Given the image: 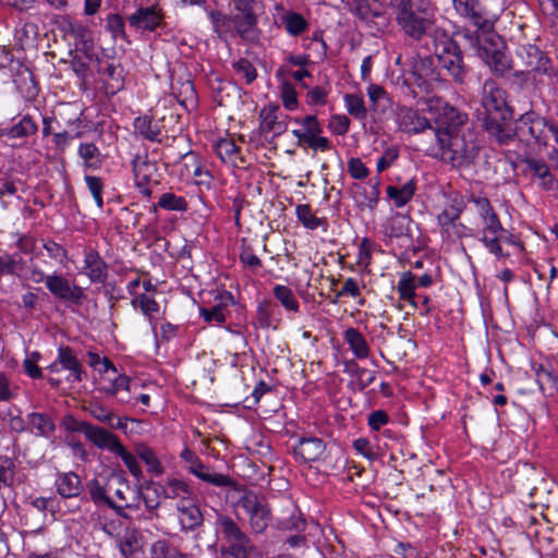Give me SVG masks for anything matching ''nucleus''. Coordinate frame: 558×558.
<instances>
[{
    "instance_id": "680f3d73",
    "label": "nucleus",
    "mask_w": 558,
    "mask_h": 558,
    "mask_svg": "<svg viewBox=\"0 0 558 558\" xmlns=\"http://www.w3.org/2000/svg\"><path fill=\"white\" fill-rule=\"evenodd\" d=\"M233 69L238 75L245 80L246 84L253 83L257 77L255 66L247 59L241 58L235 61Z\"/></svg>"
},
{
    "instance_id": "6e6d98bb",
    "label": "nucleus",
    "mask_w": 558,
    "mask_h": 558,
    "mask_svg": "<svg viewBox=\"0 0 558 558\" xmlns=\"http://www.w3.org/2000/svg\"><path fill=\"white\" fill-rule=\"evenodd\" d=\"M296 217L305 228L311 230L317 229L324 222L322 218L313 214L311 206L306 204L296 207Z\"/></svg>"
},
{
    "instance_id": "8fccbe9b",
    "label": "nucleus",
    "mask_w": 558,
    "mask_h": 558,
    "mask_svg": "<svg viewBox=\"0 0 558 558\" xmlns=\"http://www.w3.org/2000/svg\"><path fill=\"white\" fill-rule=\"evenodd\" d=\"M184 159L186 160L185 167L189 168V162L193 167L192 174L194 178L198 179L197 184H209L211 180L210 173L202 166L198 156L190 151L184 155Z\"/></svg>"
},
{
    "instance_id": "f3484780",
    "label": "nucleus",
    "mask_w": 558,
    "mask_h": 558,
    "mask_svg": "<svg viewBox=\"0 0 558 558\" xmlns=\"http://www.w3.org/2000/svg\"><path fill=\"white\" fill-rule=\"evenodd\" d=\"M484 125L490 138L501 146L511 145L518 137V125L513 129L511 119L502 120L499 117L490 116L484 119Z\"/></svg>"
},
{
    "instance_id": "4c0bfd02",
    "label": "nucleus",
    "mask_w": 558,
    "mask_h": 558,
    "mask_svg": "<svg viewBox=\"0 0 558 558\" xmlns=\"http://www.w3.org/2000/svg\"><path fill=\"white\" fill-rule=\"evenodd\" d=\"M416 191V182L414 180H410L404 183L402 186H387V195L395 203V206L400 208L403 207L414 195Z\"/></svg>"
},
{
    "instance_id": "49530a36",
    "label": "nucleus",
    "mask_w": 558,
    "mask_h": 558,
    "mask_svg": "<svg viewBox=\"0 0 558 558\" xmlns=\"http://www.w3.org/2000/svg\"><path fill=\"white\" fill-rule=\"evenodd\" d=\"M344 104L347 111L356 120H365L367 117V108L362 96L356 94L344 95Z\"/></svg>"
},
{
    "instance_id": "ddd939ff",
    "label": "nucleus",
    "mask_w": 558,
    "mask_h": 558,
    "mask_svg": "<svg viewBox=\"0 0 558 558\" xmlns=\"http://www.w3.org/2000/svg\"><path fill=\"white\" fill-rule=\"evenodd\" d=\"M518 137L522 141L533 140L538 145H545L548 133H551V125L544 118L534 112L522 114L517 123Z\"/></svg>"
},
{
    "instance_id": "864d4df0",
    "label": "nucleus",
    "mask_w": 558,
    "mask_h": 558,
    "mask_svg": "<svg viewBox=\"0 0 558 558\" xmlns=\"http://www.w3.org/2000/svg\"><path fill=\"white\" fill-rule=\"evenodd\" d=\"M216 153L222 161H234L240 148L232 138H221L216 144Z\"/></svg>"
},
{
    "instance_id": "09e8293b",
    "label": "nucleus",
    "mask_w": 558,
    "mask_h": 558,
    "mask_svg": "<svg viewBox=\"0 0 558 558\" xmlns=\"http://www.w3.org/2000/svg\"><path fill=\"white\" fill-rule=\"evenodd\" d=\"M274 295L287 311H299L300 304L289 287L282 284L275 286Z\"/></svg>"
},
{
    "instance_id": "2f4dec72",
    "label": "nucleus",
    "mask_w": 558,
    "mask_h": 558,
    "mask_svg": "<svg viewBox=\"0 0 558 558\" xmlns=\"http://www.w3.org/2000/svg\"><path fill=\"white\" fill-rule=\"evenodd\" d=\"M57 492L63 498L77 497L82 492V482L74 472L62 473L56 481Z\"/></svg>"
},
{
    "instance_id": "c9c22d12",
    "label": "nucleus",
    "mask_w": 558,
    "mask_h": 558,
    "mask_svg": "<svg viewBox=\"0 0 558 558\" xmlns=\"http://www.w3.org/2000/svg\"><path fill=\"white\" fill-rule=\"evenodd\" d=\"M280 21L286 32L292 37L301 36L308 29V22L305 17L294 11H284L280 16Z\"/></svg>"
},
{
    "instance_id": "5fc2aeb1",
    "label": "nucleus",
    "mask_w": 558,
    "mask_h": 558,
    "mask_svg": "<svg viewBox=\"0 0 558 558\" xmlns=\"http://www.w3.org/2000/svg\"><path fill=\"white\" fill-rule=\"evenodd\" d=\"M86 411L98 422L106 425L111 424V421L116 420L114 413L99 401H92L87 407Z\"/></svg>"
},
{
    "instance_id": "37998d69",
    "label": "nucleus",
    "mask_w": 558,
    "mask_h": 558,
    "mask_svg": "<svg viewBox=\"0 0 558 558\" xmlns=\"http://www.w3.org/2000/svg\"><path fill=\"white\" fill-rule=\"evenodd\" d=\"M133 171L136 185H144L150 182L156 174L157 168L156 165L150 161L135 159L133 161Z\"/></svg>"
},
{
    "instance_id": "a211bd4d",
    "label": "nucleus",
    "mask_w": 558,
    "mask_h": 558,
    "mask_svg": "<svg viewBox=\"0 0 558 558\" xmlns=\"http://www.w3.org/2000/svg\"><path fill=\"white\" fill-rule=\"evenodd\" d=\"M83 256L82 274L87 276L90 282L104 283L108 278V265L99 252L93 247H85Z\"/></svg>"
},
{
    "instance_id": "0eeeda50",
    "label": "nucleus",
    "mask_w": 558,
    "mask_h": 558,
    "mask_svg": "<svg viewBox=\"0 0 558 558\" xmlns=\"http://www.w3.org/2000/svg\"><path fill=\"white\" fill-rule=\"evenodd\" d=\"M478 57L496 76H506L512 73L514 76H524V71L517 69V63L505 51L500 41H488L478 48Z\"/></svg>"
},
{
    "instance_id": "e2e57ef3",
    "label": "nucleus",
    "mask_w": 558,
    "mask_h": 558,
    "mask_svg": "<svg viewBox=\"0 0 558 558\" xmlns=\"http://www.w3.org/2000/svg\"><path fill=\"white\" fill-rule=\"evenodd\" d=\"M85 182L88 191L90 192L97 207L101 209L104 207L102 190L104 182L99 177L85 175Z\"/></svg>"
},
{
    "instance_id": "f257e3e1",
    "label": "nucleus",
    "mask_w": 558,
    "mask_h": 558,
    "mask_svg": "<svg viewBox=\"0 0 558 558\" xmlns=\"http://www.w3.org/2000/svg\"><path fill=\"white\" fill-rule=\"evenodd\" d=\"M463 215L469 225L471 238H477L497 258L508 256L501 247V243L507 241L508 232L488 198L471 195L463 203Z\"/></svg>"
},
{
    "instance_id": "393cba45",
    "label": "nucleus",
    "mask_w": 558,
    "mask_h": 558,
    "mask_svg": "<svg viewBox=\"0 0 558 558\" xmlns=\"http://www.w3.org/2000/svg\"><path fill=\"white\" fill-rule=\"evenodd\" d=\"M27 426L31 434L36 437L49 439L53 436L57 426L51 415L44 412L27 414Z\"/></svg>"
},
{
    "instance_id": "20e7f679",
    "label": "nucleus",
    "mask_w": 558,
    "mask_h": 558,
    "mask_svg": "<svg viewBox=\"0 0 558 558\" xmlns=\"http://www.w3.org/2000/svg\"><path fill=\"white\" fill-rule=\"evenodd\" d=\"M432 46L439 64L458 84L465 82L468 70L463 56L457 43L442 29H436L432 34Z\"/></svg>"
},
{
    "instance_id": "79ce46f5",
    "label": "nucleus",
    "mask_w": 558,
    "mask_h": 558,
    "mask_svg": "<svg viewBox=\"0 0 558 558\" xmlns=\"http://www.w3.org/2000/svg\"><path fill=\"white\" fill-rule=\"evenodd\" d=\"M38 125L31 116H24L16 124L3 132L10 138H22L36 134Z\"/></svg>"
},
{
    "instance_id": "c03bdc74",
    "label": "nucleus",
    "mask_w": 558,
    "mask_h": 558,
    "mask_svg": "<svg viewBox=\"0 0 558 558\" xmlns=\"http://www.w3.org/2000/svg\"><path fill=\"white\" fill-rule=\"evenodd\" d=\"M87 488L92 500L96 505H107L108 507L111 505V497L107 490V481L102 483L100 478H93L88 482Z\"/></svg>"
},
{
    "instance_id": "a19ab883",
    "label": "nucleus",
    "mask_w": 558,
    "mask_h": 558,
    "mask_svg": "<svg viewBox=\"0 0 558 558\" xmlns=\"http://www.w3.org/2000/svg\"><path fill=\"white\" fill-rule=\"evenodd\" d=\"M397 290L402 300L408 301L414 308H418L417 295L415 294V277L411 271L401 275Z\"/></svg>"
},
{
    "instance_id": "e433bc0d",
    "label": "nucleus",
    "mask_w": 558,
    "mask_h": 558,
    "mask_svg": "<svg viewBox=\"0 0 558 558\" xmlns=\"http://www.w3.org/2000/svg\"><path fill=\"white\" fill-rule=\"evenodd\" d=\"M133 126L135 132L143 138L150 142H160V128L151 117L145 114L135 118Z\"/></svg>"
},
{
    "instance_id": "052dcab7",
    "label": "nucleus",
    "mask_w": 558,
    "mask_h": 558,
    "mask_svg": "<svg viewBox=\"0 0 558 558\" xmlns=\"http://www.w3.org/2000/svg\"><path fill=\"white\" fill-rule=\"evenodd\" d=\"M113 453L122 459L123 463L133 476L140 477L142 475V469L136 457L129 452L122 444L119 445Z\"/></svg>"
},
{
    "instance_id": "7c9ffc66",
    "label": "nucleus",
    "mask_w": 558,
    "mask_h": 558,
    "mask_svg": "<svg viewBox=\"0 0 558 558\" xmlns=\"http://www.w3.org/2000/svg\"><path fill=\"white\" fill-rule=\"evenodd\" d=\"M190 473L216 487H228L233 483L228 475L214 472V469L210 465L204 464L202 460L196 463Z\"/></svg>"
},
{
    "instance_id": "423d86ee",
    "label": "nucleus",
    "mask_w": 558,
    "mask_h": 558,
    "mask_svg": "<svg viewBox=\"0 0 558 558\" xmlns=\"http://www.w3.org/2000/svg\"><path fill=\"white\" fill-rule=\"evenodd\" d=\"M235 507L244 512L253 533L262 534L267 530L271 521V510L264 497L253 490L239 488Z\"/></svg>"
},
{
    "instance_id": "473e14b6",
    "label": "nucleus",
    "mask_w": 558,
    "mask_h": 558,
    "mask_svg": "<svg viewBox=\"0 0 558 558\" xmlns=\"http://www.w3.org/2000/svg\"><path fill=\"white\" fill-rule=\"evenodd\" d=\"M343 340L356 359L363 360L368 357L371 352L369 345L365 337L356 328L350 327L345 329Z\"/></svg>"
},
{
    "instance_id": "bb28decb",
    "label": "nucleus",
    "mask_w": 558,
    "mask_h": 558,
    "mask_svg": "<svg viewBox=\"0 0 558 558\" xmlns=\"http://www.w3.org/2000/svg\"><path fill=\"white\" fill-rule=\"evenodd\" d=\"M326 450L325 442L319 438H301L293 451L303 462L319 460Z\"/></svg>"
},
{
    "instance_id": "39448f33",
    "label": "nucleus",
    "mask_w": 558,
    "mask_h": 558,
    "mask_svg": "<svg viewBox=\"0 0 558 558\" xmlns=\"http://www.w3.org/2000/svg\"><path fill=\"white\" fill-rule=\"evenodd\" d=\"M217 533L226 545L220 551L225 558H251L256 547L240 525L229 515L219 514L216 520Z\"/></svg>"
},
{
    "instance_id": "3c124183",
    "label": "nucleus",
    "mask_w": 558,
    "mask_h": 558,
    "mask_svg": "<svg viewBox=\"0 0 558 558\" xmlns=\"http://www.w3.org/2000/svg\"><path fill=\"white\" fill-rule=\"evenodd\" d=\"M78 156L86 168H97L100 165V151L93 143H82L78 147Z\"/></svg>"
},
{
    "instance_id": "4d7b16f0",
    "label": "nucleus",
    "mask_w": 558,
    "mask_h": 558,
    "mask_svg": "<svg viewBox=\"0 0 558 558\" xmlns=\"http://www.w3.org/2000/svg\"><path fill=\"white\" fill-rule=\"evenodd\" d=\"M409 231V219L403 215H396L386 227V234L391 238H400Z\"/></svg>"
},
{
    "instance_id": "7ed1b4c3",
    "label": "nucleus",
    "mask_w": 558,
    "mask_h": 558,
    "mask_svg": "<svg viewBox=\"0 0 558 558\" xmlns=\"http://www.w3.org/2000/svg\"><path fill=\"white\" fill-rule=\"evenodd\" d=\"M391 10L401 29L415 40L422 39L425 35L432 39V34L438 29L434 26L428 0H423L422 5L407 3Z\"/></svg>"
},
{
    "instance_id": "ea45409f",
    "label": "nucleus",
    "mask_w": 558,
    "mask_h": 558,
    "mask_svg": "<svg viewBox=\"0 0 558 558\" xmlns=\"http://www.w3.org/2000/svg\"><path fill=\"white\" fill-rule=\"evenodd\" d=\"M367 95L371 100L372 110L377 113H385L391 107V98L386 90L376 84H371L367 87Z\"/></svg>"
},
{
    "instance_id": "69168bd1",
    "label": "nucleus",
    "mask_w": 558,
    "mask_h": 558,
    "mask_svg": "<svg viewBox=\"0 0 558 558\" xmlns=\"http://www.w3.org/2000/svg\"><path fill=\"white\" fill-rule=\"evenodd\" d=\"M130 384H131V379L129 376L126 375H117L112 380H111V384L108 386V387H104L102 388V391L107 395V396H118L120 391L122 390H125V391H129L130 390Z\"/></svg>"
},
{
    "instance_id": "a18cd8bd",
    "label": "nucleus",
    "mask_w": 558,
    "mask_h": 558,
    "mask_svg": "<svg viewBox=\"0 0 558 558\" xmlns=\"http://www.w3.org/2000/svg\"><path fill=\"white\" fill-rule=\"evenodd\" d=\"M153 558H190L165 539L156 541L150 546Z\"/></svg>"
},
{
    "instance_id": "0e129e2a",
    "label": "nucleus",
    "mask_w": 558,
    "mask_h": 558,
    "mask_svg": "<svg viewBox=\"0 0 558 558\" xmlns=\"http://www.w3.org/2000/svg\"><path fill=\"white\" fill-rule=\"evenodd\" d=\"M352 373L356 378L360 390H364L374 383L376 378V373L374 371L360 367L356 363H352Z\"/></svg>"
},
{
    "instance_id": "4be33fe9",
    "label": "nucleus",
    "mask_w": 558,
    "mask_h": 558,
    "mask_svg": "<svg viewBox=\"0 0 558 558\" xmlns=\"http://www.w3.org/2000/svg\"><path fill=\"white\" fill-rule=\"evenodd\" d=\"M57 356L60 368L69 372L66 376L69 383H81L84 379L85 372L72 348L59 347Z\"/></svg>"
},
{
    "instance_id": "dca6fc26",
    "label": "nucleus",
    "mask_w": 558,
    "mask_h": 558,
    "mask_svg": "<svg viewBox=\"0 0 558 558\" xmlns=\"http://www.w3.org/2000/svg\"><path fill=\"white\" fill-rule=\"evenodd\" d=\"M396 122L404 133L417 134L432 129L430 121L418 110L407 106H399L396 112Z\"/></svg>"
},
{
    "instance_id": "f8f14e48",
    "label": "nucleus",
    "mask_w": 558,
    "mask_h": 558,
    "mask_svg": "<svg viewBox=\"0 0 558 558\" xmlns=\"http://www.w3.org/2000/svg\"><path fill=\"white\" fill-rule=\"evenodd\" d=\"M482 105L486 117H499L500 119H512V111L507 105L506 92L498 87L493 80H486L483 84Z\"/></svg>"
},
{
    "instance_id": "bf43d9fd",
    "label": "nucleus",
    "mask_w": 558,
    "mask_h": 558,
    "mask_svg": "<svg viewBox=\"0 0 558 558\" xmlns=\"http://www.w3.org/2000/svg\"><path fill=\"white\" fill-rule=\"evenodd\" d=\"M278 525L281 530L289 531H303L305 529V520L302 518L301 512L292 506V511L288 518L279 519Z\"/></svg>"
},
{
    "instance_id": "13d9d810",
    "label": "nucleus",
    "mask_w": 558,
    "mask_h": 558,
    "mask_svg": "<svg viewBox=\"0 0 558 558\" xmlns=\"http://www.w3.org/2000/svg\"><path fill=\"white\" fill-rule=\"evenodd\" d=\"M226 306L217 304L209 308L201 307L199 315L206 323L221 325L226 322Z\"/></svg>"
},
{
    "instance_id": "9d476101",
    "label": "nucleus",
    "mask_w": 558,
    "mask_h": 558,
    "mask_svg": "<svg viewBox=\"0 0 558 558\" xmlns=\"http://www.w3.org/2000/svg\"><path fill=\"white\" fill-rule=\"evenodd\" d=\"M517 69L524 71V76H518L526 80V73L543 74L550 77L554 68L550 59L537 46L532 44L521 45L515 50Z\"/></svg>"
},
{
    "instance_id": "de8ad7c7",
    "label": "nucleus",
    "mask_w": 558,
    "mask_h": 558,
    "mask_svg": "<svg viewBox=\"0 0 558 558\" xmlns=\"http://www.w3.org/2000/svg\"><path fill=\"white\" fill-rule=\"evenodd\" d=\"M158 207L172 211H186L189 208L186 199L172 192H167L160 195Z\"/></svg>"
},
{
    "instance_id": "aec40b11",
    "label": "nucleus",
    "mask_w": 558,
    "mask_h": 558,
    "mask_svg": "<svg viewBox=\"0 0 558 558\" xmlns=\"http://www.w3.org/2000/svg\"><path fill=\"white\" fill-rule=\"evenodd\" d=\"M458 14L468 19L478 29L489 27L486 10L477 0H452Z\"/></svg>"
},
{
    "instance_id": "c85d7f7f",
    "label": "nucleus",
    "mask_w": 558,
    "mask_h": 558,
    "mask_svg": "<svg viewBox=\"0 0 558 558\" xmlns=\"http://www.w3.org/2000/svg\"><path fill=\"white\" fill-rule=\"evenodd\" d=\"M294 122L302 126L301 129L292 130V134L298 138L300 146H304L306 141L323 133L322 125L314 114L305 116L303 119H294Z\"/></svg>"
},
{
    "instance_id": "9b49d317",
    "label": "nucleus",
    "mask_w": 558,
    "mask_h": 558,
    "mask_svg": "<svg viewBox=\"0 0 558 558\" xmlns=\"http://www.w3.org/2000/svg\"><path fill=\"white\" fill-rule=\"evenodd\" d=\"M429 110H435L434 117V135L435 142L440 138L441 133L448 136L453 133H461V128L465 124L468 116L460 112L457 108L448 102L436 101L435 106H429Z\"/></svg>"
},
{
    "instance_id": "774afa93",
    "label": "nucleus",
    "mask_w": 558,
    "mask_h": 558,
    "mask_svg": "<svg viewBox=\"0 0 558 558\" xmlns=\"http://www.w3.org/2000/svg\"><path fill=\"white\" fill-rule=\"evenodd\" d=\"M348 172L349 174L356 180H363L368 177L369 170L365 166V163L356 157L350 158L348 161Z\"/></svg>"
},
{
    "instance_id": "412c9836",
    "label": "nucleus",
    "mask_w": 558,
    "mask_h": 558,
    "mask_svg": "<svg viewBox=\"0 0 558 558\" xmlns=\"http://www.w3.org/2000/svg\"><path fill=\"white\" fill-rule=\"evenodd\" d=\"M154 493L165 499H189L193 496V488L184 481L168 477L160 484H154Z\"/></svg>"
},
{
    "instance_id": "b1692460",
    "label": "nucleus",
    "mask_w": 558,
    "mask_h": 558,
    "mask_svg": "<svg viewBox=\"0 0 558 558\" xmlns=\"http://www.w3.org/2000/svg\"><path fill=\"white\" fill-rule=\"evenodd\" d=\"M84 436L98 449L108 450L111 453H113L121 444L117 435L92 423H89Z\"/></svg>"
},
{
    "instance_id": "a878e982",
    "label": "nucleus",
    "mask_w": 558,
    "mask_h": 558,
    "mask_svg": "<svg viewBox=\"0 0 558 558\" xmlns=\"http://www.w3.org/2000/svg\"><path fill=\"white\" fill-rule=\"evenodd\" d=\"M162 15L155 7L137 9L129 16V23L135 28L155 31L161 24Z\"/></svg>"
},
{
    "instance_id": "6ab92c4d",
    "label": "nucleus",
    "mask_w": 558,
    "mask_h": 558,
    "mask_svg": "<svg viewBox=\"0 0 558 558\" xmlns=\"http://www.w3.org/2000/svg\"><path fill=\"white\" fill-rule=\"evenodd\" d=\"M175 509L182 531H194L203 524V513L193 496L189 499L177 501Z\"/></svg>"
},
{
    "instance_id": "58836bf2",
    "label": "nucleus",
    "mask_w": 558,
    "mask_h": 558,
    "mask_svg": "<svg viewBox=\"0 0 558 558\" xmlns=\"http://www.w3.org/2000/svg\"><path fill=\"white\" fill-rule=\"evenodd\" d=\"M131 305L135 310L138 308L150 324H153L155 315L159 313V304L153 294L141 293L135 295L131 301Z\"/></svg>"
},
{
    "instance_id": "72a5a7b5",
    "label": "nucleus",
    "mask_w": 558,
    "mask_h": 558,
    "mask_svg": "<svg viewBox=\"0 0 558 558\" xmlns=\"http://www.w3.org/2000/svg\"><path fill=\"white\" fill-rule=\"evenodd\" d=\"M532 369L542 392L551 395L558 390V378L550 367L543 364H533Z\"/></svg>"
},
{
    "instance_id": "f03ea898",
    "label": "nucleus",
    "mask_w": 558,
    "mask_h": 558,
    "mask_svg": "<svg viewBox=\"0 0 558 558\" xmlns=\"http://www.w3.org/2000/svg\"><path fill=\"white\" fill-rule=\"evenodd\" d=\"M426 153L433 158L460 169L468 168L475 162L480 145L475 134L471 131L453 133L451 136L441 133L440 138L432 144Z\"/></svg>"
},
{
    "instance_id": "6e6552de",
    "label": "nucleus",
    "mask_w": 558,
    "mask_h": 558,
    "mask_svg": "<svg viewBox=\"0 0 558 558\" xmlns=\"http://www.w3.org/2000/svg\"><path fill=\"white\" fill-rule=\"evenodd\" d=\"M107 490L111 497L109 508L121 517H125V508H137L141 502V490L132 487L129 481L120 474H111L107 478Z\"/></svg>"
},
{
    "instance_id": "cd10ccee",
    "label": "nucleus",
    "mask_w": 558,
    "mask_h": 558,
    "mask_svg": "<svg viewBox=\"0 0 558 558\" xmlns=\"http://www.w3.org/2000/svg\"><path fill=\"white\" fill-rule=\"evenodd\" d=\"M260 130L262 132L272 133L279 136L287 131V123L281 119L278 107L264 108L260 111Z\"/></svg>"
},
{
    "instance_id": "1a4fd4ad",
    "label": "nucleus",
    "mask_w": 558,
    "mask_h": 558,
    "mask_svg": "<svg viewBox=\"0 0 558 558\" xmlns=\"http://www.w3.org/2000/svg\"><path fill=\"white\" fill-rule=\"evenodd\" d=\"M441 236L448 241L471 238L469 225L463 215V202L454 199L437 216Z\"/></svg>"
},
{
    "instance_id": "338daca9",
    "label": "nucleus",
    "mask_w": 558,
    "mask_h": 558,
    "mask_svg": "<svg viewBox=\"0 0 558 558\" xmlns=\"http://www.w3.org/2000/svg\"><path fill=\"white\" fill-rule=\"evenodd\" d=\"M329 130L337 135H344L350 128V119L344 114L331 116L329 123Z\"/></svg>"
},
{
    "instance_id": "2eb2a0df",
    "label": "nucleus",
    "mask_w": 558,
    "mask_h": 558,
    "mask_svg": "<svg viewBox=\"0 0 558 558\" xmlns=\"http://www.w3.org/2000/svg\"><path fill=\"white\" fill-rule=\"evenodd\" d=\"M46 288L56 299L74 305H82L85 299L83 288L72 283L62 275H48Z\"/></svg>"
},
{
    "instance_id": "603ef678",
    "label": "nucleus",
    "mask_w": 558,
    "mask_h": 558,
    "mask_svg": "<svg viewBox=\"0 0 558 558\" xmlns=\"http://www.w3.org/2000/svg\"><path fill=\"white\" fill-rule=\"evenodd\" d=\"M136 454L142 461L145 462L149 472L155 474H161L163 472V469L151 448L145 445H140L136 448Z\"/></svg>"
},
{
    "instance_id": "f704fd0d",
    "label": "nucleus",
    "mask_w": 558,
    "mask_h": 558,
    "mask_svg": "<svg viewBox=\"0 0 558 558\" xmlns=\"http://www.w3.org/2000/svg\"><path fill=\"white\" fill-rule=\"evenodd\" d=\"M412 73L416 76L418 85H421L420 81L425 83L428 80H435L437 73L435 71L433 57L418 54L416 58H413Z\"/></svg>"
},
{
    "instance_id": "c756f323",
    "label": "nucleus",
    "mask_w": 558,
    "mask_h": 558,
    "mask_svg": "<svg viewBox=\"0 0 558 558\" xmlns=\"http://www.w3.org/2000/svg\"><path fill=\"white\" fill-rule=\"evenodd\" d=\"M117 546L124 558H134L142 548V535L137 530L128 527L117 539Z\"/></svg>"
},
{
    "instance_id": "5701e85b",
    "label": "nucleus",
    "mask_w": 558,
    "mask_h": 558,
    "mask_svg": "<svg viewBox=\"0 0 558 558\" xmlns=\"http://www.w3.org/2000/svg\"><path fill=\"white\" fill-rule=\"evenodd\" d=\"M525 171L537 182V185L548 191L554 186V174L548 165L541 158L529 157L524 159Z\"/></svg>"
},
{
    "instance_id": "4468645a",
    "label": "nucleus",
    "mask_w": 558,
    "mask_h": 558,
    "mask_svg": "<svg viewBox=\"0 0 558 558\" xmlns=\"http://www.w3.org/2000/svg\"><path fill=\"white\" fill-rule=\"evenodd\" d=\"M210 17L215 29L218 32L220 28L228 27L229 23H232L239 35L245 40H254L256 38V24L257 16L255 14H236L228 17L220 12H211Z\"/></svg>"
}]
</instances>
